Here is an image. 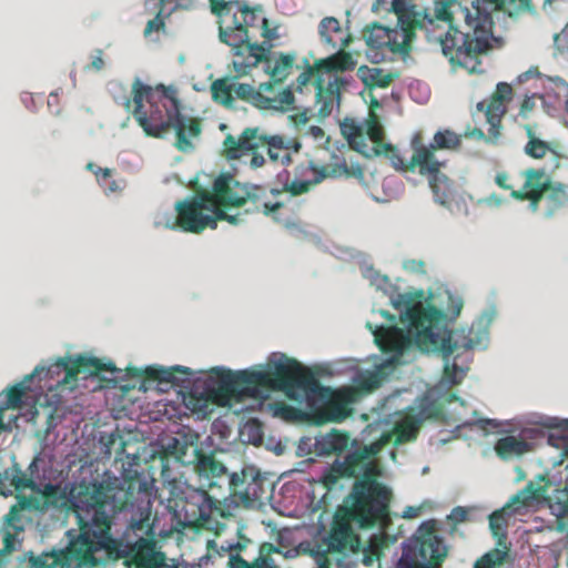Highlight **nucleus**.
<instances>
[{"label": "nucleus", "instance_id": "f257e3e1", "mask_svg": "<svg viewBox=\"0 0 568 568\" xmlns=\"http://www.w3.org/2000/svg\"><path fill=\"white\" fill-rule=\"evenodd\" d=\"M37 496L18 495L17 503L8 513V520L21 523V511L49 508L72 509L78 518L79 532L68 531L69 544L64 549L42 552L29 558L32 568H72L77 565H94L92 552L108 548L114 541L108 529L113 524L118 510L123 507L124 486L112 487L103 483H81L72 489L55 484H45L36 490Z\"/></svg>", "mask_w": 568, "mask_h": 568}, {"label": "nucleus", "instance_id": "f03ea898", "mask_svg": "<svg viewBox=\"0 0 568 568\" xmlns=\"http://www.w3.org/2000/svg\"><path fill=\"white\" fill-rule=\"evenodd\" d=\"M211 381L199 397H191L192 410L206 416L212 406H231L232 402L244 398H265L270 390L285 393L291 399H313L323 395L324 387L316 376L300 362L282 355L262 369H231L215 367Z\"/></svg>", "mask_w": 568, "mask_h": 568}, {"label": "nucleus", "instance_id": "7ed1b4c3", "mask_svg": "<svg viewBox=\"0 0 568 568\" xmlns=\"http://www.w3.org/2000/svg\"><path fill=\"white\" fill-rule=\"evenodd\" d=\"M382 475L383 468L376 459L368 463L365 473L352 487L349 507L335 515L329 534L320 542L318 548L323 554L359 551L361 539L354 531L352 521H357L361 527L378 526L383 530L389 526L393 491L378 480ZM395 541L396 537L385 531L373 535L363 549V564L372 566Z\"/></svg>", "mask_w": 568, "mask_h": 568}, {"label": "nucleus", "instance_id": "20e7f679", "mask_svg": "<svg viewBox=\"0 0 568 568\" xmlns=\"http://www.w3.org/2000/svg\"><path fill=\"white\" fill-rule=\"evenodd\" d=\"M211 11L219 17L220 40L232 48L235 78L250 73L260 62L271 79L283 82L291 73L296 57L281 53L274 61L270 59L272 40L277 38L276 28H271L263 16V7H251L245 0H209Z\"/></svg>", "mask_w": 568, "mask_h": 568}, {"label": "nucleus", "instance_id": "39448f33", "mask_svg": "<svg viewBox=\"0 0 568 568\" xmlns=\"http://www.w3.org/2000/svg\"><path fill=\"white\" fill-rule=\"evenodd\" d=\"M406 306L400 321L406 331L396 326H367L373 332L375 342L383 351L402 352L407 345L415 344L422 351L439 352L445 358L458 349H470L487 339V331L480 323L468 327L448 331L444 325L445 314L435 306H424L413 297L399 295L395 307Z\"/></svg>", "mask_w": 568, "mask_h": 568}, {"label": "nucleus", "instance_id": "423d86ee", "mask_svg": "<svg viewBox=\"0 0 568 568\" xmlns=\"http://www.w3.org/2000/svg\"><path fill=\"white\" fill-rule=\"evenodd\" d=\"M449 3L448 21H439L440 48L453 65L469 73H481L479 57L490 49L494 11L517 16L529 9L531 0H439Z\"/></svg>", "mask_w": 568, "mask_h": 568}, {"label": "nucleus", "instance_id": "0eeeda50", "mask_svg": "<svg viewBox=\"0 0 568 568\" xmlns=\"http://www.w3.org/2000/svg\"><path fill=\"white\" fill-rule=\"evenodd\" d=\"M123 106L148 136L161 139L173 129L175 146L181 152L191 151V139L201 134L200 119L181 113L182 105L174 85L152 87L136 78L132 82L131 97L124 99Z\"/></svg>", "mask_w": 568, "mask_h": 568}, {"label": "nucleus", "instance_id": "6e6552de", "mask_svg": "<svg viewBox=\"0 0 568 568\" xmlns=\"http://www.w3.org/2000/svg\"><path fill=\"white\" fill-rule=\"evenodd\" d=\"M124 491H130L131 494L123 497L125 504L118 513L129 511L131 514L128 528L138 539L134 542L124 544L122 540L114 538L111 534V528H109L108 534L114 542L109 545L108 548H100L92 552V557L95 560L94 565L77 566L97 567L105 565L106 556L115 555L118 558H123L128 567L178 568L176 566H168L164 554L156 550L154 520L152 518L151 485L140 478H133L125 481Z\"/></svg>", "mask_w": 568, "mask_h": 568}, {"label": "nucleus", "instance_id": "1a4fd4ad", "mask_svg": "<svg viewBox=\"0 0 568 568\" xmlns=\"http://www.w3.org/2000/svg\"><path fill=\"white\" fill-rule=\"evenodd\" d=\"M392 10L397 16V26L386 28L374 23L364 29V38L372 49H387L392 53L408 54L416 29L425 30L428 42L440 45L442 32L439 21H448L449 3L434 2L433 12H418L414 8L403 7L399 0H388Z\"/></svg>", "mask_w": 568, "mask_h": 568}, {"label": "nucleus", "instance_id": "9d476101", "mask_svg": "<svg viewBox=\"0 0 568 568\" xmlns=\"http://www.w3.org/2000/svg\"><path fill=\"white\" fill-rule=\"evenodd\" d=\"M302 148L296 138L283 134H266L260 128H245L241 134H227L222 144V154L227 160H241L250 156L247 164L251 169L263 168L267 160L272 163L288 166L292 153Z\"/></svg>", "mask_w": 568, "mask_h": 568}, {"label": "nucleus", "instance_id": "9b49d317", "mask_svg": "<svg viewBox=\"0 0 568 568\" xmlns=\"http://www.w3.org/2000/svg\"><path fill=\"white\" fill-rule=\"evenodd\" d=\"M304 63L306 68L297 77V89L302 91L304 87L312 83L315 88V105L318 109V115L326 118L339 103L341 88L344 84V80L336 72L353 70L356 62L349 52L341 50L315 62L313 67L306 59Z\"/></svg>", "mask_w": 568, "mask_h": 568}, {"label": "nucleus", "instance_id": "f8f14e48", "mask_svg": "<svg viewBox=\"0 0 568 568\" xmlns=\"http://www.w3.org/2000/svg\"><path fill=\"white\" fill-rule=\"evenodd\" d=\"M410 146V159L405 160L399 153L393 155V166L397 171L418 173L426 178L435 201L445 204L450 191V180L445 173L448 160L440 158L439 152L429 144L423 143L420 134L414 135Z\"/></svg>", "mask_w": 568, "mask_h": 568}, {"label": "nucleus", "instance_id": "ddd939ff", "mask_svg": "<svg viewBox=\"0 0 568 568\" xmlns=\"http://www.w3.org/2000/svg\"><path fill=\"white\" fill-rule=\"evenodd\" d=\"M161 476L164 481L172 485V495L176 515L185 526L212 530L217 525V518L224 513L221 503L209 495L203 488L185 485L179 493L178 480L171 478L170 468L163 465Z\"/></svg>", "mask_w": 568, "mask_h": 568}, {"label": "nucleus", "instance_id": "4468645a", "mask_svg": "<svg viewBox=\"0 0 568 568\" xmlns=\"http://www.w3.org/2000/svg\"><path fill=\"white\" fill-rule=\"evenodd\" d=\"M447 556L448 546L435 519L423 521L405 544V559L416 568H442Z\"/></svg>", "mask_w": 568, "mask_h": 568}, {"label": "nucleus", "instance_id": "2eb2a0df", "mask_svg": "<svg viewBox=\"0 0 568 568\" xmlns=\"http://www.w3.org/2000/svg\"><path fill=\"white\" fill-rule=\"evenodd\" d=\"M524 185L519 191H513L511 197L517 201H529L532 211H537L545 199L551 210L561 207L568 202L567 186L555 182L544 169L529 168L523 171Z\"/></svg>", "mask_w": 568, "mask_h": 568}, {"label": "nucleus", "instance_id": "dca6fc26", "mask_svg": "<svg viewBox=\"0 0 568 568\" xmlns=\"http://www.w3.org/2000/svg\"><path fill=\"white\" fill-rule=\"evenodd\" d=\"M390 434L383 435L379 440L365 445L348 453L343 460L336 459L323 474L322 483L327 489H333L341 479L362 476L368 463H374L375 456L390 439Z\"/></svg>", "mask_w": 568, "mask_h": 568}, {"label": "nucleus", "instance_id": "f3484780", "mask_svg": "<svg viewBox=\"0 0 568 568\" xmlns=\"http://www.w3.org/2000/svg\"><path fill=\"white\" fill-rule=\"evenodd\" d=\"M175 225L187 233H201L206 227L214 229L213 207L209 205L205 191L175 203Z\"/></svg>", "mask_w": 568, "mask_h": 568}, {"label": "nucleus", "instance_id": "a211bd4d", "mask_svg": "<svg viewBox=\"0 0 568 568\" xmlns=\"http://www.w3.org/2000/svg\"><path fill=\"white\" fill-rule=\"evenodd\" d=\"M545 489L529 481L500 509L495 510L489 516V528L494 537L498 539V545H503L507 538V527L509 518L518 513L520 508L527 507L531 501L540 498Z\"/></svg>", "mask_w": 568, "mask_h": 568}, {"label": "nucleus", "instance_id": "6ab92c4d", "mask_svg": "<svg viewBox=\"0 0 568 568\" xmlns=\"http://www.w3.org/2000/svg\"><path fill=\"white\" fill-rule=\"evenodd\" d=\"M511 98V85L506 82H499L488 103L485 101L477 103V110L485 113L487 123L490 125L488 129V141L496 142L500 138L501 119L506 113L505 103L510 101Z\"/></svg>", "mask_w": 568, "mask_h": 568}, {"label": "nucleus", "instance_id": "aec40b11", "mask_svg": "<svg viewBox=\"0 0 568 568\" xmlns=\"http://www.w3.org/2000/svg\"><path fill=\"white\" fill-rule=\"evenodd\" d=\"M55 369H62L64 377L60 382L61 385L67 386L74 384L78 375L83 373L88 375H98L101 372H114L115 367L112 363L104 364L94 357L78 356L77 358L64 357L60 358L53 366Z\"/></svg>", "mask_w": 568, "mask_h": 568}, {"label": "nucleus", "instance_id": "412c9836", "mask_svg": "<svg viewBox=\"0 0 568 568\" xmlns=\"http://www.w3.org/2000/svg\"><path fill=\"white\" fill-rule=\"evenodd\" d=\"M297 171L296 175H301L304 179H295L291 182L287 181L282 189H271L270 193L274 199L284 192L290 193L292 196L306 194L329 175L326 166H318L314 161H310L306 168H297Z\"/></svg>", "mask_w": 568, "mask_h": 568}, {"label": "nucleus", "instance_id": "4be33fe9", "mask_svg": "<svg viewBox=\"0 0 568 568\" xmlns=\"http://www.w3.org/2000/svg\"><path fill=\"white\" fill-rule=\"evenodd\" d=\"M366 133L369 140L373 142L371 149H367V144L365 142V138L362 133H358L351 140V144L354 150L364 154L365 156L372 155H385L392 161L393 155L398 154V150L389 143H384V129L383 126L376 122L372 121L367 123Z\"/></svg>", "mask_w": 568, "mask_h": 568}, {"label": "nucleus", "instance_id": "5701e85b", "mask_svg": "<svg viewBox=\"0 0 568 568\" xmlns=\"http://www.w3.org/2000/svg\"><path fill=\"white\" fill-rule=\"evenodd\" d=\"M265 479L254 468H245L241 474L230 476V487L235 495H240L244 501H255L264 494Z\"/></svg>", "mask_w": 568, "mask_h": 568}, {"label": "nucleus", "instance_id": "b1692460", "mask_svg": "<svg viewBox=\"0 0 568 568\" xmlns=\"http://www.w3.org/2000/svg\"><path fill=\"white\" fill-rule=\"evenodd\" d=\"M232 180L227 175H220L215 179L212 190L205 191L209 197V205L213 210L221 207H241L245 205L244 194H239L231 186Z\"/></svg>", "mask_w": 568, "mask_h": 568}, {"label": "nucleus", "instance_id": "393cba45", "mask_svg": "<svg viewBox=\"0 0 568 568\" xmlns=\"http://www.w3.org/2000/svg\"><path fill=\"white\" fill-rule=\"evenodd\" d=\"M143 376L148 381L159 384H170L172 386H185L192 381L193 372L191 368L176 365L172 367L148 366L143 371Z\"/></svg>", "mask_w": 568, "mask_h": 568}, {"label": "nucleus", "instance_id": "a878e982", "mask_svg": "<svg viewBox=\"0 0 568 568\" xmlns=\"http://www.w3.org/2000/svg\"><path fill=\"white\" fill-rule=\"evenodd\" d=\"M194 470L200 479H206L207 487L216 485L215 479L226 474V467L219 462L213 454H205L201 450L196 452L194 460Z\"/></svg>", "mask_w": 568, "mask_h": 568}, {"label": "nucleus", "instance_id": "bb28decb", "mask_svg": "<svg viewBox=\"0 0 568 568\" xmlns=\"http://www.w3.org/2000/svg\"><path fill=\"white\" fill-rule=\"evenodd\" d=\"M270 196H273L270 191L261 185H251L245 189L243 200L246 203H251L254 210L262 212L264 215H271L277 212L284 206L280 201H271Z\"/></svg>", "mask_w": 568, "mask_h": 568}, {"label": "nucleus", "instance_id": "cd10ccee", "mask_svg": "<svg viewBox=\"0 0 568 568\" xmlns=\"http://www.w3.org/2000/svg\"><path fill=\"white\" fill-rule=\"evenodd\" d=\"M348 443L349 436L347 433H342L334 429L315 438L314 452L318 456L341 454L347 448Z\"/></svg>", "mask_w": 568, "mask_h": 568}, {"label": "nucleus", "instance_id": "c85d7f7f", "mask_svg": "<svg viewBox=\"0 0 568 568\" xmlns=\"http://www.w3.org/2000/svg\"><path fill=\"white\" fill-rule=\"evenodd\" d=\"M357 77L369 89H385L390 85L397 74L379 67L362 65L357 70Z\"/></svg>", "mask_w": 568, "mask_h": 568}, {"label": "nucleus", "instance_id": "c756f323", "mask_svg": "<svg viewBox=\"0 0 568 568\" xmlns=\"http://www.w3.org/2000/svg\"><path fill=\"white\" fill-rule=\"evenodd\" d=\"M28 469L31 471L30 474L23 471L18 464H14L12 467L4 470L6 480H9L10 485L18 491L26 489H31L32 491L39 490V486L32 477L33 470L37 469L36 459L29 465Z\"/></svg>", "mask_w": 568, "mask_h": 568}, {"label": "nucleus", "instance_id": "7c9ffc66", "mask_svg": "<svg viewBox=\"0 0 568 568\" xmlns=\"http://www.w3.org/2000/svg\"><path fill=\"white\" fill-rule=\"evenodd\" d=\"M262 91H273V84L271 82L262 83L256 90L247 83H234V98L248 102L261 110H263L265 100V94Z\"/></svg>", "mask_w": 568, "mask_h": 568}, {"label": "nucleus", "instance_id": "2f4dec72", "mask_svg": "<svg viewBox=\"0 0 568 568\" xmlns=\"http://www.w3.org/2000/svg\"><path fill=\"white\" fill-rule=\"evenodd\" d=\"M530 445L523 438L505 436L495 444V452L501 459L519 457L529 452Z\"/></svg>", "mask_w": 568, "mask_h": 568}, {"label": "nucleus", "instance_id": "473e14b6", "mask_svg": "<svg viewBox=\"0 0 568 568\" xmlns=\"http://www.w3.org/2000/svg\"><path fill=\"white\" fill-rule=\"evenodd\" d=\"M23 531V525L20 521L8 520V514L4 516L3 527L1 528L3 548L0 549V566L4 562L6 556L16 549L17 536Z\"/></svg>", "mask_w": 568, "mask_h": 568}, {"label": "nucleus", "instance_id": "72a5a7b5", "mask_svg": "<svg viewBox=\"0 0 568 568\" xmlns=\"http://www.w3.org/2000/svg\"><path fill=\"white\" fill-rule=\"evenodd\" d=\"M212 99L225 108H233L234 83L227 78L215 80L211 84Z\"/></svg>", "mask_w": 568, "mask_h": 568}, {"label": "nucleus", "instance_id": "f704fd0d", "mask_svg": "<svg viewBox=\"0 0 568 568\" xmlns=\"http://www.w3.org/2000/svg\"><path fill=\"white\" fill-rule=\"evenodd\" d=\"M267 92L270 94H265L263 110L286 111L293 106L295 99L290 89H283L277 93L274 90Z\"/></svg>", "mask_w": 568, "mask_h": 568}, {"label": "nucleus", "instance_id": "c9c22d12", "mask_svg": "<svg viewBox=\"0 0 568 568\" xmlns=\"http://www.w3.org/2000/svg\"><path fill=\"white\" fill-rule=\"evenodd\" d=\"M348 416V408L345 403L338 400L328 402L317 412V423L342 422Z\"/></svg>", "mask_w": 568, "mask_h": 568}, {"label": "nucleus", "instance_id": "e433bc0d", "mask_svg": "<svg viewBox=\"0 0 568 568\" xmlns=\"http://www.w3.org/2000/svg\"><path fill=\"white\" fill-rule=\"evenodd\" d=\"M428 144L438 152L443 150L454 151L459 149L462 136L450 130H439L434 134L432 142Z\"/></svg>", "mask_w": 568, "mask_h": 568}, {"label": "nucleus", "instance_id": "4c0bfd02", "mask_svg": "<svg viewBox=\"0 0 568 568\" xmlns=\"http://www.w3.org/2000/svg\"><path fill=\"white\" fill-rule=\"evenodd\" d=\"M525 130L527 136L529 138L527 144L525 145V153L531 159H544L547 155V153L551 151L549 143L536 138L534 130L530 125H525Z\"/></svg>", "mask_w": 568, "mask_h": 568}, {"label": "nucleus", "instance_id": "58836bf2", "mask_svg": "<svg viewBox=\"0 0 568 568\" xmlns=\"http://www.w3.org/2000/svg\"><path fill=\"white\" fill-rule=\"evenodd\" d=\"M318 33L324 42L336 47V40L333 38V34L341 36L343 31L341 23L336 18L326 17L320 22Z\"/></svg>", "mask_w": 568, "mask_h": 568}, {"label": "nucleus", "instance_id": "ea45409f", "mask_svg": "<svg viewBox=\"0 0 568 568\" xmlns=\"http://www.w3.org/2000/svg\"><path fill=\"white\" fill-rule=\"evenodd\" d=\"M273 554H281V549L271 542H263L260 546L258 557L254 560V567L278 568L272 559Z\"/></svg>", "mask_w": 568, "mask_h": 568}, {"label": "nucleus", "instance_id": "a19ab883", "mask_svg": "<svg viewBox=\"0 0 568 568\" xmlns=\"http://www.w3.org/2000/svg\"><path fill=\"white\" fill-rule=\"evenodd\" d=\"M418 427L413 420H404L394 427L395 444L409 442L416 438Z\"/></svg>", "mask_w": 568, "mask_h": 568}, {"label": "nucleus", "instance_id": "79ce46f5", "mask_svg": "<svg viewBox=\"0 0 568 568\" xmlns=\"http://www.w3.org/2000/svg\"><path fill=\"white\" fill-rule=\"evenodd\" d=\"M506 555L505 550L495 548L480 557L474 568H499L504 564Z\"/></svg>", "mask_w": 568, "mask_h": 568}, {"label": "nucleus", "instance_id": "37998d69", "mask_svg": "<svg viewBox=\"0 0 568 568\" xmlns=\"http://www.w3.org/2000/svg\"><path fill=\"white\" fill-rule=\"evenodd\" d=\"M27 388L22 384H16L1 393L6 395L3 402L4 408H19L22 404V397L26 394Z\"/></svg>", "mask_w": 568, "mask_h": 568}, {"label": "nucleus", "instance_id": "c03bdc74", "mask_svg": "<svg viewBox=\"0 0 568 568\" xmlns=\"http://www.w3.org/2000/svg\"><path fill=\"white\" fill-rule=\"evenodd\" d=\"M382 384V377L376 372H368L362 375L357 382L358 388L366 393H371L378 388Z\"/></svg>", "mask_w": 568, "mask_h": 568}, {"label": "nucleus", "instance_id": "a18cd8bd", "mask_svg": "<svg viewBox=\"0 0 568 568\" xmlns=\"http://www.w3.org/2000/svg\"><path fill=\"white\" fill-rule=\"evenodd\" d=\"M165 17H168L166 10L160 7L156 16L153 19L149 20V22L146 23V27L144 29V36L148 37L152 32L163 31L165 29Z\"/></svg>", "mask_w": 568, "mask_h": 568}, {"label": "nucleus", "instance_id": "49530a36", "mask_svg": "<svg viewBox=\"0 0 568 568\" xmlns=\"http://www.w3.org/2000/svg\"><path fill=\"white\" fill-rule=\"evenodd\" d=\"M192 3L193 0H160L159 7L164 8V10H166V16H170L178 9L191 8Z\"/></svg>", "mask_w": 568, "mask_h": 568}, {"label": "nucleus", "instance_id": "de8ad7c7", "mask_svg": "<svg viewBox=\"0 0 568 568\" xmlns=\"http://www.w3.org/2000/svg\"><path fill=\"white\" fill-rule=\"evenodd\" d=\"M225 209L226 207H221V209L214 210V212H213L214 229L216 227L217 221H227L229 223H231L233 225H236L240 223V221H241L240 214H235V215L229 214L225 212Z\"/></svg>", "mask_w": 568, "mask_h": 568}, {"label": "nucleus", "instance_id": "09e8293b", "mask_svg": "<svg viewBox=\"0 0 568 568\" xmlns=\"http://www.w3.org/2000/svg\"><path fill=\"white\" fill-rule=\"evenodd\" d=\"M88 169L92 171L95 174V178L100 185H104V183L110 180L112 176L113 171L108 168H95L93 163L88 164Z\"/></svg>", "mask_w": 568, "mask_h": 568}, {"label": "nucleus", "instance_id": "8fccbe9b", "mask_svg": "<svg viewBox=\"0 0 568 568\" xmlns=\"http://www.w3.org/2000/svg\"><path fill=\"white\" fill-rule=\"evenodd\" d=\"M468 518V510L465 507L457 506L448 515L447 519L454 524V526L466 521Z\"/></svg>", "mask_w": 568, "mask_h": 568}, {"label": "nucleus", "instance_id": "3c124183", "mask_svg": "<svg viewBox=\"0 0 568 568\" xmlns=\"http://www.w3.org/2000/svg\"><path fill=\"white\" fill-rule=\"evenodd\" d=\"M104 68L103 50L97 49L90 65L85 67V70L101 71Z\"/></svg>", "mask_w": 568, "mask_h": 568}, {"label": "nucleus", "instance_id": "603ef678", "mask_svg": "<svg viewBox=\"0 0 568 568\" xmlns=\"http://www.w3.org/2000/svg\"><path fill=\"white\" fill-rule=\"evenodd\" d=\"M535 97L536 95L525 97V99L523 100V102L520 104V110H519V114L523 118H527L528 114L535 109V106H536Z\"/></svg>", "mask_w": 568, "mask_h": 568}, {"label": "nucleus", "instance_id": "864d4df0", "mask_svg": "<svg viewBox=\"0 0 568 568\" xmlns=\"http://www.w3.org/2000/svg\"><path fill=\"white\" fill-rule=\"evenodd\" d=\"M508 180H509V176L506 172H499L497 173L496 178H495V182L496 184L503 189V190H509L510 191V194L513 193V191H516L513 185H510L508 183Z\"/></svg>", "mask_w": 568, "mask_h": 568}, {"label": "nucleus", "instance_id": "5fc2aeb1", "mask_svg": "<svg viewBox=\"0 0 568 568\" xmlns=\"http://www.w3.org/2000/svg\"><path fill=\"white\" fill-rule=\"evenodd\" d=\"M405 268L413 272H419L423 274L426 273L425 263L423 261L409 260L405 262Z\"/></svg>", "mask_w": 568, "mask_h": 568}, {"label": "nucleus", "instance_id": "6e6d98bb", "mask_svg": "<svg viewBox=\"0 0 568 568\" xmlns=\"http://www.w3.org/2000/svg\"><path fill=\"white\" fill-rule=\"evenodd\" d=\"M457 371H458V366L455 363L452 365L445 366V371H444L445 377L453 384L459 383V381L456 377Z\"/></svg>", "mask_w": 568, "mask_h": 568}, {"label": "nucleus", "instance_id": "4d7b16f0", "mask_svg": "<svg viewBox=\"0 0 568 568\" xmlns=\"http://www.w3.org/2000/svg\"><path fill=\"white\" fill-rule=\"evenodd\" d=\"M554 40L558 45L568 48V24L561 30L560 33L555 36Z\"/></svg>", "mask_w": 568, "mask_h": 568}, {"label": "nucleus", "instance_id": "13d9d810", "mask_svg": "<svg viewBox=\"0 0 568 568\" xmlns=\"http://www.w3.org/2000/svg\"><path fill=\"white\" fill-rule=\"evenodd\" d=\"M102 187H104V191L105 193H114V192H119L122 190V186L119 182L114 181V180H108L104 185H101Z\"/></svg>", "mask_w": 568, "mask_h": 568}, {"label": "nucleus", "instance_id": "bf43d9fd", "mask_svg": "<svg viewBox=\"0 0 568 568\" xmlns=\"http://www.w3.org/2000/svg\"><path fill=\"white\" fill-rule=\"evenodd\" d=\"M560 427L562 430V438L566 442L564 449H565L566 455H568V419L562 420L560 423Z\"/></svg>", "mask_w": 568, "mask_h": 568}, {"label": "nucleus", "instance_id": "052dcab7", "mask_svg": "<svg viewBox=\"0 0 568 568\" xmlns=\"http://www.w3.org/2000/svg\"><path fill=\"white\" fill-rule=\"evenodd\" d=\"M396 568H416L415 566H413V562L408 558L405 559V547L403 548V554L397 562Z\"/></svg>", "mask_w": 568, "mask_h": 568}, {"label": "nucleus", "instance_id": "680f3d73", "mask_svg": "<svg viewBox=\"0 0 568 568\" xmlns=\"http://www.w3.org/2000/svg\"><path fill=\"white\" fill-rule=\"evenodd\" d=\"M308 132L315 138V139H322L324 136V130L317 125H312L308 129Z\"/></svg>", "mask_w": 568, "mask_h": 568}, {"label": "nucleus", "instance_id": "e2e57ef3", "mask_svg": "<svg viewBox=\"0 0 568 568\" xmlns=\"http://www.w3.org/2000/svg\"><path fill=\"white\" fill-rule=\"evenodd\" d=\"M416 515H417V509H416V508H413V507H408V508L405 510V513H404L403 517H405V518H413V517H415Z\"/></svg>", "mask_w": 568, "mask_h": 568}, {"label": "nucleus", "instance_id": "0e129e2a", "mask_svg": "<svg viewBox=\"0 0 568 568\" xmlns=\"http://www.w3.org/2000/svg\"><path fill=\"white\" fill-rule=\"evenodd\" d=\"M4 481H6L4 473L3 474L0 473V493L3 495H4V493L2 491V488L4 487Z\"/></svg>", "mask_w": 568, "mask_h": 568}, {"label": "nucleus", "instance_id": "69168bd1", "mask_svg": "<svg viewBox=\"0 0 568 568\" xmlns=\"http://www.w3.org/2000/svg\"><path fill=\"white\" fill-rule=\"evenodd\" d=\"M381 314L385 318H388V320H393L394 318V316H392L387 311H382Z\"/></svg>", "mask_w": 568, "mask_h": 568}, {"label": "nucleus", "instance_id": "338daca9", "mask_svg": "<svg viewBox=\"0 0 568 568\" xmlns=\"http://www.w3.org/2000/svg\"><path fill=\"white\" fill-rule=\"evenodd\" d=\"M476 134H478V136H480V138L485 136V134L481 130H476Z\"/></svg>", "mask_w": 568, "mask_h": 568}]
</instances>
